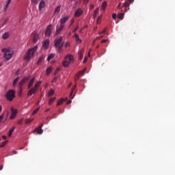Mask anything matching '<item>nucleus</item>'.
<instances>
[{"mask_svg":"<svg viewBox=\"0 0 175 175\" xmlns=\"http://www.w3.org/2000/svg\"><path fill=\"white\" fill-rule=\"evenodd\" d=\"M2 53H4L3 57L5 59V61H10L14 54V51L12 48H3L1 49Z\"/></svg>","mask_w":175,"mask_h":175,"instance_id":"1","label":"nucleus"},{"mask_svg":"<svg viewBox=\"0 0 175 175\" xmlns=\"http://www.w3.org/2000/svg\"><path fill=\"white\" fill-rule=\"evenodd\" d=\"M36 51H38V45L28 49L27 54L25 56V59L30 61L31 58H33V57H35V53H36Z\"/></svg>","mask_w":175,"mask_h":175,"instance_id":"2","label":"nucleus"},{"mask_svg":"<svg viewBox=\"0 0 175 175\" xmlns=\"http://www.w3.org/2000/svg\"><path fill=\"white\" fill-rule=\"evenodd\" d=\"M5 98L10 102H12L16 98V92L14 90H9L5 94Z\"/></svg>","mask_w":175,"mask_h":175,"instance_id":"3","label":"nucleus"},{"mask_svg":"<svg viewBox=\"0 0 175 175\" xmlns=\"http://www.w3.org/2000/svg\"><path fill=\"white\" fill-rule=\"evenodd\" d=\"M53 29H54L53 25H48L46 27V31H45V36L50 38V36H51V32H53Z\"/></svg>","mask_w":175,"mask_h":175,"instance_id":"4","label":"nucleus"},{"mask_svg":"<svg viewBox=\"0 0 175 175\" xmlns=\"http://www.w3.org/2000/svg\"><path fill=\"white\" fill-rule=\"evenodd\" d=\"M38 92V89L33 87V88H30L29 90L27 92V96H32V95H33V94H36V92Z\"/></svg>","mask_w":175,"mask_h":175,"instance_id":"5","label":"nucleus"},{"mask_svg":"<svg viewBox=\"0 0 175 175\" xmlns=\"http://www.w3.org/2000/svg\"><path fill=\"white\" fill-rule=\"evenodd\" d=\"M29 80V77H24L18 83L19 88L21 89L23 88V85H24V84H25V83H27V81H28Z\"/></svg>","mask_w":175,"mask_h":175,"instance_id":"6","label":"nucleus"},{"mask_svg":"<svg viewBox=\"0 0 175 175\" xmlns=\"http://www.w3.org/2000/svg\"><path fill=\"white\" fill-rule=\"evenodd\" d=\"M62 44V37H60L56 40H55V47H58Z\"/></svg>","mask_w":175,"mask_h":175,"instance_id":"7","label":"nucleus"},{"mask_svg":"<svg viewBox=\"0 0 175 175\" xmlns=\"http://www.w3.org/2000/svg\"><path fill=\"white\" fill-rule=\"evenodd\" d=\"M83 13V10H81V8H79L75 11L74 16L75 17H80V16H81Z\"/></svg>","mask_w":175,"mask_h":175,"instance_id":"8","label":"nucleus"},{"mask_svg":"<svg viewBox=\"0 0 175 175\" xmlns=\"http://www.w3.org/2000/svg\"><path fill=\"white\" fill-rule=\"evenodd\" d=\"M11 112L12 115L10 116V119L14 120V118H16V116H17V110L14 108H11Z\"/></svg>","mask_w":175,"mask_h":175,"instance_id":"9","label":"nucleus"},{"mask_svg":"<svg viewBox=\"0 0 175 175\" xmlns=\"http://www.w3.org/2000/svg\"><path fill=\"white\" fill-rule=\"evenodd\" d=\"M33 36V43H37L38 39H39V34L38 33H32Z\"/></svg>","mask_w":175,"mask_h":175,"instance_id":"10","label":"nucleus"},{"mask_svg":"<svg viewBox=\"0 0 175 175\" xmlns=\"http://www.w3.org/2000/svg\"><path fill=\"white\" fill-rule=\"evenodd\" d=\"M57 49V53L59 54L64 53V43L61 44L60 46H55Z\"/></svg>","mask_w":175,"mask_h":175,"instance_id":"11","label":"nucleus"},{"mask_svg":"<svg viewBox=\"0 0 175 175\" xmlns=\"http://www.w3.org/2000/svg\"><path fill=\"white\" fill-rule=\"evenodd\" d=\"M43 127V124H42L38 129H36L33 132H37L38 135H42L43 133V129L42 128Z\"/></svg>","mask_w":175,"mask_h":175,"instance_id":"12","label":"nucleus"},{"mask_svg":"<svg viewBox=\"0 0 175 175\" xmlns=\"http://www.w3.org/2000/svg\"><path fill=\"white\" fill-rule=\"evenodd\" d=\"M69 20V16H64L60 19V25H65V23H66Z\"/></svg>","mask_w":175,"mask_h":175,"instance_id":"13","label":"nucleus"},{"mask_svg":"<svg viewBox=\"0 0 175 175\" xmlns=\"http://www.w3.org/2000/svg\"><path fill=\"white\" fill-rule=\"evenodd\" d=\"M49 44H50V41L45 40L42 44V47L44 49V50H47Z\"/></svg>","mask_w":175,"mask_h":175,"instance_id":"14","label":"nucleus"},{"mask_svg":"<svg viewBox=\"0 0 175 175\" xmlns=\"http://www.w3.org/2000/svg\"><path fill=\"white\" fill-rule=\"evenodd\" d=\"M66 59H68V62H70V64H72V62H73V61H75V59L73 58V55H67L66 56Z\"/></svg>","mask_w":175,"mask_h":175,"instance_id":"15","label":"nucleus"},{"mask_svg":"<svg viewBox=\"0 0 175 175\" xmlns=\"http://www.w3.org/2000/svg\"><path fill=\"white\" fill-rule=\"evenodd\" d=\"M74 37L75 38L76 42L77 43V44H80V43H81V39H80V38L79 37L77 33H75L74 34Z\"/></svg>","mask_w":175,"mask_h":175,"instance_id":"16","label":"nucleus"},{"mask_svg":"<svg viewBox=\"0 0 175 175\" xmlns=\"http://www.w3.org/2000/svg\"><path fill=\"white\" fill-rule=\"evenodd\" d=\"M46 6V2L44 1H41L40 3H39V10H42L43 8Z\"/></svg>","mask_w":175,"mask_h":175,"instance_id":"17","label":"nucleus"},{"mask_svg":"<svg viewBox=\"0 0 175 175\" xmlns=\"http://www.w3.org/2000/svg\"><path fill=\"white\" fill-rule=\"evenodd\" d=\"M12 3V0H8L4 8V12H8V9L9 8V5Z\"/></svg>","mask_w":175,"mask_h":175,"instance_id":"18","label":"nucleus"},{"mask_svg":"<svg viewBox=\"0 0 175 175\" xmlns=\"http://www.w3.org/2000/svg\"><path fill=\"white\" fill-rule=\"evenodd\" d=\"M33 83H35V78H32L30 80L29 85H27L28 90H29V88H31L32 87V85H33Z\"/></svg>","mask_w":175,"mask_h":175,"instance_id":"19","label":"nucleus"},{"mask_svg":"<svg viewBox=\"0 0 175 175\" xmlns=\"http://www.w3.org/2000/svg\"><path fill=\"white\" fill-rule=\"evenodd\" d=\"M76 90V85L72 88L71 92L70 94V98L73 99L75 98V94L73 95V92Z\"/></svg>","mask_w":175,"mask_h":175,"instance_id":"20","label":"nucleus"},{"mask_svg":"<svg viewBox=\"0 0 175 175\" xmlns=\"http://www.w3.org/2000/svg\"><path fill=\"white\" fill-rule=\"evenodd\" d=\"M44 61V57L41 56V57L38 59V62H37V65H40V64H42Z\"/></svg>","mask_w":175,"mask_h":175,"instance_id":"21","label":"nucleus"},{"mask_svg":"<svg viewBox=\"0 0 175 175\" xmlns=\"http://www.w3.org/2000/svg\"><path fill=\"white\" fill-rule=\"evenodd\" d=\"M85 72V70L79 71L77 75L75 76V79H78L80 76H82V75Z\"/></svg>","mask_w":175,"mask_h":175,"instance_id":"22","label":"nucleus"},{"mask_svg":"<svg viewBox=\"0 0 175 175\" xmlns=\"http://www.w3.org/2000/svg\"><path fill=\"white\" fill-rule=\"evenodd\" d=\"M106 8H107V3L106 1H104L101 5V10H105Z\"/></svg>","mask_w":175,"mask_h":175,"instance_id":"23","label":"nucleus"},{"mask_svg":"<svg viewBox=\"0 0 175 175\" xmlns=\"http://www.w3.org/2000/svg\"><path fill=\"white\" fill-rule=\"evenodd\" d=\"M54 102H55V97L50 98L49 101V106H51V105H53L54 103Z\"/></svg>","mask_w":175,"mask_h":175,"instance_id":"24","label":"nucleus"},{"mask_svg":"<svg viewBox=\"0 0 175 175\" xmlns=\"http://www.w3.org/2000/svg\"><path fill=\"white\" fill-rule=\"evenodd\" d=\"M54 57H55V54L51 53V55H49L48 56L47 61H51V59H53V58H54Z\"/></svg>","mask_w":175,"mask_h":175,"instance_id":"25","label":"nucleus"},{"mask_svg":"<svg viewBox=\"0 0 175 175\" xmlns=\"http://www.w3.org/2000/svg\"><path fill=\"white\" fill-rule=\"evenodd\" d=\"M55 93V92H54V90L51 89L48 92V96H53V95H54Z\"/></svg>","mask_w":175,"mask_h":175,"instance_id":"26","label":"nucleus"},{"mask_svg":"<svg viewBox=\"0 0 175 175\" xmlns=\"http://www.w3.org/2000/svg\"><path fill=\"white\" fill-rule=\"evenodd\" d=\"M64 102H65V99L61 98L60 100H59L57 101V106H61V105H62V103H64Z\"/></svg>","mask_w":175,"mask_h":175,"instance_id":"27","label":"nucleus"},{"mask_svg":"<svg viewBox=\"0 0 175 175\" xmlns=\"http://www.w3.org/2000/svg\"><path fill=\"white\" fill-rule=\"evenodd\" d=\"M14 129H16L15 127H12L10 131H9V133H8V136L10 137L12 136V135H13V132H14Z\"/></svg>","mask_w":175,"mask_h":175,"instance_id":"28","label":"nucleus"},{"mask_svg":"<svg viewBox=\"0 0 175 175\" xmlns=\"http://www.w3.org/2000/svg\"><path fill=\"white\" fill-rule=\"evenodd\" d=\"M61 5H58L55 9V13H59L61 12Z\"/></svg>","mask_w":175,"mask_h":175,"instance_id":"29","label":"nucleus"},{"mask_svg":"<svg viewBox=\"0 0 175 175\" xmlns=\"http://www.w3.org/2000/svg\"><path fill=\"white\" fill-rule=\"evenodd\" d=\"M42 84V81H38L37 83H36V84L34 85L33 88H36L38 90V88H39V86Z\"/></svg>","mask_w":175,"mask_h":175,"instance_id":"30","label":"nucleus"},{"mask_svg":"<svg viewBox=\"0 0 175 175\" xmlns=\"http://www.w3.org/2000/svg\"><path fill=\"white\" fill-rule=\"evenodd\" d=\"M9 38V33L5 32L3 34V39L6 40Z\"/></svg>","mask_w":175,"mask_h":175,"instance_id":"31","label":"nucleus"},{"mask_svg":"<svg viewBox=\"0 0 175 175\" xmlns=\"http://www.w3.org/2000/svg\"><path fill=\"white\" fill-rule=\"evenodd\" d=\"M51 70H53V68H51V67H49L46 69V75H47V76H49L50 73H51Z\"/></svg>","mask_w":175,"mask_h":175,"instance_id":"32","label":"nucleus"},{"mask_svg":"<svg viewBox=\"0 0 175 175\" xmlns=\"http://www.w3.org/2000/svg\"><path fill=\"white\" fill-rule=\"evenodd\" d=\"M62 32V30H60L58 27V26L56 27V31H55V35H59V33H61Z\"/></svg>","mask_w":175,"mask_h":175,"instance_id":"33","label":"nucleus"},{"mask_svg":"<svg viewBox=\"0 0 175 175\" xmlns=\"http://www.w3.org/2000/svg\"><path fill=\"white\" fill-rule=\"evenodd\" d=\"M69 65H70V62H69L68 61H64L63 62V66H64V67L69 66Z\"/></svg>","mask_w":175,"mask_h":175,"instance_id":"34","label":"nucleus"},{"mask_svg":"<svg viewBox=\"0 0 175 175\" xmlns=\"http://www.w3.org/2000/svg\"><path fill=\"white\" fill-rule=\"evenodd\" d=\"M98 13H99V8H96L94 12V17H96V15L98 14Z\"/></svg>","mask_w":175,"mask_h":175,"instance_id":"35","label":"nucleus"},{"mask_svg":"<svg viewBox=\"0 0 175 175\" xmlns=\"http://www.w3.org/2000/svg\"><path fill=\"white\" fill-rule=\"evenodd\" d=\"M118 18H120V20H122L124 18V14L123 13H120L118 14Z\"/></svg>","mask_w":175,"mask_h":175,"instance_id":"36","label":"nucleus"},{"mask_svg":"<svg viewBox=\"0 0 175 175\" xmlns=\"http://www.w3.org/2000/svg\"><path fill=\"white\" fill-rule=\"evenodd\" d=\"M18 77L16 78L14 80V82H13V87H15L16 86V84H17V83H18Z\"/></svg>","mask_w":175,"mask_h":175,"instance_id":"37","label":"nucleus"},{"mask_svg":"<svg viewBox=\"0 0 175 175\" xmlns=\"http://www.w3.org/2000/svg\"><path fill=\"white\" fill-rule=\"evenodd\" d=\"M129 5H131V3H129V1H125V3L123 4V6L124 8H129Z\"/></svg>","mask_w":175,"mask_h":175,"instance_id":"38","label":"nucleus"},{"mask_svg":"<svg viewBox=\"0 0 175 175\" xmlns=\"http://www.w3.org/2000/svg\"><path fill=\"white\" fill-rule=\"evenodd\" d=\"M32 121H33V119H26L25 120V124H31V122H32Z\"/></svg>","mask_w":175,"mask_h":175,"instance_id":"39","label":"nucleus"},{"mask_svg":"<svg viewBox=\"0 0 175 175\" xmlns=\"http://www.w3.org/2000/svg\"><path fill=\"white\" fill-rule=\"evenodd\" d=\"M6 143H8V142H6V141L1 142L0 144V147L1 148L5 147V146H6Z\"/></svg>","mask_w":175,"mask_h":175,"instance_id":"40","label":"nucleus"},{"mask_svg":"<svg viewBox=\"0 0 175 175\" xmlns=\"http://www.w3.org/2000/svg\"><path fill=\"white\" fill-rule=\"evenodd\" d=\"M79 59L81 60L83 59V51H81L79 53Z\"/></svg>","mask_w":175,"mask_h":175,"instance_id":"41","label":"nucleus"},{"mask_svg":"<svg viewBox=\"0 0 175 175\" xmlns=\"http://www.w3.org/2000/svg\"><path fill=\"white\" fill-rule=\"evenodd\" d=\"M40 108H37L36 109L33 111V116H35V114H36V113H38L39 111Z\"/></svg>","mask_w":175,"mask_h":175,"instance_id":"42","label":"nucleus"},{"mask_svg":"<svg viewBox=\"0 0 175 175\" xmlns=\"http://www.w3.org/2000/svg\"><path fill=\"white\" fill-rule=\"evenodd\" d=\"M58 28L59 29L60 31H62V30L64 29V28H65V25H60L59 27H58Z\"/></svg>","mask_w":175,"mask_h":175,"instance_id":"43","label":"nucleus"},{"mask_svg":"<svg viewBox=\"0 0 175 175\" xmlns=\"http://www.w3.org/2000/svg\"><path fill=\"white\" fill-rule=\"evenodd\" d=\"M31 3H33V5H38V0H31Z\"/></svg>","mask_w":175,"mask_h":175,"instance_id":"44","label":"nucleus"},{"mask_svg":"<svg viewBox=\"0 0 175 175\" xmlns=\"http://www.w3.org/2000/svg\"><path fill=\"white\" fill-rule=\"evenodd\" d=\"M101 38H103V36H102L101 37H96V38L93 41V44L95 43V42H96V40H98V39H100Z\"/></svg>","mask_w":175,"mask_h":175,"instance_id":"45","label":"nucleus"},{"mask_svg":"<svg viewBox=\"0 0 175 175\" xmlns=\"http://www.w3.org/2000/svg\"><path fill=\"white\" fill-rule=\"evenodd\" d=\"M5 117V113H2L0 116V122L2 121V120H3V118Z\"/></svg>","mask_w":175,"mask_h":175,"instance_id":"46","label":"nucleus"},{"mask_svg":"<svg viewBox=\"0 0 175 175\" xmlns=\"http://www.w3.org/2000/svg\"><path fill=\"white\" fill-rule=\"evenodd\" d=\"M64 46L66 47H70V44L69 42H66L64 44Z\"/></svg>","mask_w":175,"mask_h":175,"instance_id":"47","label":"nucleus"},{"mask_svg":"<svg viewBox=\"0 0 175 175\" xmlns=\"http://www.w3.org/2000/svg\"><path fill=\"white\" fill-rule=\"evenodd\" d=\"M74 23H75V19H72V20L70 21V27H72V25H73Z\"/></svg>","mask_w":175,"mask_h":175,"instance_id":"48","label":"nucleus"},{"mask_svg":"<svg viewBox=\"0 0 175 175\" xmlns=\"http://www.w3.org/2000/svg\"><path fill=\"white\" fill-rule=\"evenodd\" d=\"M112 18H113V20H116L117 18V14H112Z\"/></svg>","mask_w":175,"mask_h":175,"instance_id":"49","label":"nucleus"},{"mask_svg":"<svg viewBox=\"0 0 175 175\" xmlns=\"http://www.w3.org/2000/svg\"><path fill=\"white\" fill-rule=\"evenodd\" d=\"M83 1L84 5H87V3H88V2H90V0H83Z\"/></svg>","mask_w":175,"mask_h":175,"instance_id":"50","label":"nucleus"},{"mask_svg":"<svg viewBox=\"0 0 175 175\" xmlns=\"http://www.w3.org/2000/svg\"><path fill=\"white\" fill-rule=\"evenodd\" d=\"M18 124L19 125H23V120H18Z\"/></svg>","mask_w":175,"mask_h":175,"instance_id":"51","label":"nucleus"},{"mask_svg":"<svg viewBox=\"0 0 175 175\" xmlns=\"http://www.w3.org/2000/svg\"><path fill=\"white\" fill-rule=\"evenodd\" d=\"M57 81V77H54L52 80V83H55Z\"/></svg>","mask_w":175,"mask_h":175,"instance_id":"52","label":"nucleus"},{"mask_svg":"<svg viewBox=\"0 0 175 175\" xmlns=\"http://www.w3.org/2000/svg\"><path fill=\"white\" fill-rule=\"evenodd\" d=\"M107 39H106V40H103L102 41H101V43H106L107 42Z\"/></svg>","mask_w":175,"mask_h":175,"instance_id":"53","label":"nucleus"},{"mask_svg":"<svg viewBox=\"0 0 175 175\" xmlns=\"http://www.w3.org/2000/svg\"><path fill=\"white\" fill-rule=\"evenodd\" d=\"M79 29V25L74 29L73 32H76Z\"/></svg>","mask_w":175,"mask_h":175,"instance_id":"54","label":"nucleus"},{"mask_svg":"<svg viewBox=\"0 0 175 175\" xmlns=\"http://www.w3.org/2000/svg\"><path fill=\"white\" fill-rule=\"evenodd\" d=\"M106 32V29L103 30V31L99 33V35H102V33H105Z\"/></svg>","mask_w":175,"mask_h":175,"instance_id":"55","label":"nucleus"},{"mask_svg":"<svg viewBox=\"0 0 175 175\" xmlns=\"http://www.w3.org/2000/svg\"><path fill=\"white\" fill-rule=\"evenodd\" d=\"M94 8H95V5H94V4H91L90 9H94Z\"/></svg>","mask_w":175,"mask_h":175,"instance_id":"56","label":"nucleus"},{"mask_svg":"<svg viewBox=\"0 0 175 175\" xmlns=\"http://www.w3.org/2000/svg\"><path fill=\"white\" fill-rule=\"evenodd\" d=\"M135 0H129L127 1L128 2H129V3H133Z\"/></svg>","mask_w":175,"mask_h":175,"instance_id":"57","label":"nucleus"},{"mask_svg":"<svg viewBox=\"0 0 175 175\" xmlns=\"http://www.w3.org/2000/svg\"><path fill=\"white\" fill-rule=\"evenodd\" d=\"M2 137L4 140H6V139H8V137H6V135H3Z\"/></svg>","mask_w":175,"mask_h":175,"instance_id":"58","label":"nucleus"},{"mask_svg":"<svg viewBox=\"0 0 175 175\" xmlns=\"http://www.w3.org/2000/svg\"><path fill=\"white\" fill-rule=\"evenodd\" d=\"M85 62H87V57H85L83 60V64H85Z\"/></svg>","mask_w":175,"mask_h":175,"instance_id":"59","label":"nucleus"},{"mask_svg":"<svg viewBox=\"0 0 175 175\" xmlns=\"http://www.w3.org/2000/svg\"><path fill=\"white\" fill-rule=\"evenodd\" d=\"M70 103H72V100H68V101L67 102V105H70Z\"/></svg>","mask_w":175,"mask_h":175,"instance_id":"60","label":"nucleus"},{"mask_svg":"<svg viewBox=\"0 0 175 175\" xmlns=\"http://www.w3.org/2000/svg\"><path fill=\"white\" fill-rule=\"evenodd\" d=\"M53 118H55V114L53 115V116L51 118V120H53Z\"/></svg>","mask_w":175,"mask_h":175,"instance_id":"61","label":"nucleus"},{"mask_svg":"<svg viewBox=\"0 0 175 175\" xmlns=\"http://www.w3.org/2000/svg\"><path fill=\"white\" fill-rule=\"evenodd\" d=\"M8 20H9V19L5 20V23L3 24V25H5V24H6V23H8Z\"/></svg>","mask_w":175,"mask_h":175,"instance_id":"62","label":"nucleus"},{"mask_svg":"<svg viewBox=\"0 0 175 175\" xmlns=\"http://www.w3.org/2000/svg\"><path fill=\"white\" fill-rule=\"evenodd\" d=\"M45 111H46V113L50 111V109H46L45 110Z\"/></svg>","mask_w":175,"mask_h":175,"instance_id":"63","label":"nucleus"},{"mask_svg":"<svg viewBox=\"0 0 175 175\" xmlns=\"http://www.w3.org/2000/svg\"><path fill=\"white\" fill-rule=\"evenodd\" d=\"M120 6H121V3H120L118 5V8H120Z\"/></svg>","mask_w":175,"mask_h":175,"instance_id":"64","label":"nucleus"}]
</instances>
